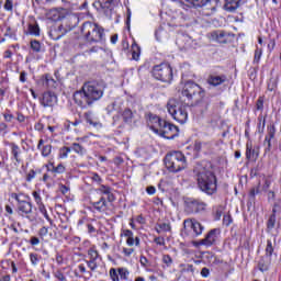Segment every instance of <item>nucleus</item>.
<instances>
[{
	"mask_svg": "<svg viewBox=\"0 0 281 281\" xmlns=\"http://www.w3.org/2000/svg\"><path fill=\"white\" fill-rule=\"evenodd\" d=\"M105 89L104 81H88L74 93V100L81 109H89V106H93V102L101 100Z\"/></svg>",
	"mask_w": 281,
	"mask_h": 281,
	"instance_id": "nucleus-1",
	"label": "nucleus"
},
{
	"mask_svg": "<svg viewBox=\"0 0 281 281\" xmlns=\"http://www.w3.org/2000/svg\"><path fill=\"white\" fill-rule=\"evenodd\" d=\"M193 175L201 192L209 195L215 194L217 190L216 175H214L212 167L207 165V162L203 161L196 164L193 169Z\"/></svg>",
	"mask_w": 281,
	"mask_h": 281,
	"instance_id": "nucleus-2",
	"label": "nucleus"
},
{
	"mask_svg": "<svg viewBox=\"0 0 281 281\" xmlns=\"http://www.w3.org/2000/svg\"><path fill=\"white\" fill-rule=\"evenodd\" d=\"M165 166L169 172H181L188 168V160L183 153L170 151L165 157Z\"/></svg>",
	"mask_w": 281,
	"mask_h": 281,
	"instance_id": "nucleus-3",
	"label": "nucleus"
},
{
	"mask_svg": "<svg viewBox=\"0 0 281 281\" xmlns=\"http://www.w3.org/2000/svg\"><path fill=\"white\" fill-rule=\"evenodd\" d=\"M81 34L87 43H102L104 41V29L93 22H85Z\"/></svg>",
	"mask_w": 281,
	"mask_h": 281,
	"instance_id": "nucleus-4",
	"label": "nucleus"
},
{
	"mask_svg": "<svg viewBox=\"0 0 281 281\" xmlns=\"http://www.w3.org/2000/svg\"><path fill=\"white\" fill-rule=\"evenodd\" d=\"M167 111L178 124H186V122H188V109L179 100L169 99L167 102Z\"/></svg>",
	"mask_w": 281,
	"mask_h": 281,
	"instance_id": "nucleus-5",
	"label": "nucleus"
},
{
	"mask_svg": "<svg viewBox=\"0 0 281 281\" xmlns=\"http://www.w3.org/2000/svg\"><path fill=\"white\" fill-rule=\"evenodd\" d=\"M182 95L187 98V100L201 102V100L205 98V90L194 81H188L182 89Z\"/></svg>",
	"mask_w": 281,
	"mask_h": 281,
	"instance_id": "nucleus-6",
	"label": "nucleus"
},
{
	"mask_svg": "<svg viewBox=\"0 0 281 281\" xmlns=\"http://www.w3.org/2000/svg\"><path fill=\"white\" fill-rule=\"evenodd\" d=\"M153 76L160 82H172V67L169 64L162 63L154 66Z\"/></svg>",
	"mask_w": 281,
	"mask_h": 281,
	"instance_id": "nucleus-7",
	"label": "nucleus"
},
{
	"mask_svg": "<svg viewBox=\"0 0 281 281\" xmlns=\"http://www.w3.org/2000/svg\"><path fill=\"white\" fill-rule=\"evenodd\" d=\"M156 135L165 137V139H175L179 135V127L165 121L158 132H156Z\"/></svg>",
	"mask_w": 281,
	"mask_h": 281,
	"instance_id": "nucleus-8",
	"label": "nucleus"
},
{
	"mask_svg": "<svg viewBox=\"0 0 281 281\" xmlns=\"http://www.w3.org/2000/svg\"><path fill=\"white\" fill-rule=\"evenodd\" d=\"M13 199H15V201L18 202V210L19 212H21V215L29 221H34V217H32V202L27 200H21L18 194H14Z\"/></svg>",
	"mask_w": 281,
	"mask_h": 281,
	"instance_id": "nucleus-9",
	"label": "nucleus"
},
{
	"mask_svg": "<svg viewBox=\"0 0 281 281\" xmlns=\"http://www.w3.org/2000/svg\"><path fill=\"white\" fill-rule=\"evenodd\" d=\"M205 207H207V204L201 200L188 199L186 201V211L188 214H201V212H205Z\"/></svg>",
	"mask_w": 281,
	"mask_h": 281,
	"instance_id": "nucleus-10",
	"label": "nucleus"
},
{
	"mask_svg": "<svg viewBox=\"0 0 281 281\" xmlns=\"http://www.w3.org/2000/svg\"><path fill=\"white\" fill-rule=\"evenodd\" d=\"M183 225L184 229L192 232V236H201V234H203V229H205V227L194 218L184 220Z\"/></svg>",
	"mask_w": 281,
	"mask_h": 281,
	"instance_id": "nucleus-11",
	"label": "nucleus"
},
{
	"mask_svg": "<svg viewBox=\"0 0 281 281\" xmlns=\"http://www.w3.org/2000/svg\"><path fill=\"white\" fill-rule=\"evenodd\" d=\"M90 205H92L93 210L99 212V214H109L112 203L106 200V196L101 195L99 201L90 202Z\"/></svg>",
	"mask_w": 281,
	"mask_h": 281,
	"instance_id": "nucleus-12",
	"label": "nucleus"
},
{
	"mask_svg": "<svg viewBox=\"0 0 281 281\" xmlns=\"http://www.w3.org/2000/svg\"><path fill=\"white\" fill-rule=\"evenodd\" d=\"M218 234L221 231L218 228L211 229L204 239H201L196 245H204V247H212V245H216V240H218Z\"/></svg>",
	"mask_w": 281,
	"mask_h": 281,
	"instance_id": "nucleus-13",
	"label": "nucleus"
},
{
	"mask_svg": "<svg viewBox=\"0 0 281 281\" xmlns=\"http://www.w3.org/2000/svg\"><path fill=\"white\" fill-rule=\"evenodd\" d=\"M94 8L104 12L105 16H111L113 8L115 5V0H98L93 3Z\"/></svg>",
	"mask_w": 281,
	"mask_h": 281,
	"instance_id": "nucleus-14",
	"label": "nucleus"
},
{
	"mask_svg": "<svg viewBox=\"0 0 281 281\" xmlns=\"http://www.w3.org/2000/svg\"><path fill=\"white\" fill-rule=\"evenodd\" d=\"M166 121L161 120V117H159L156 114L149 113L147 115V125L149 126V128H151L156 134L158 133L159 128H161V126L164 125Z\"/></svg>",
	"mask_w": 281,
	"mask_h": 281,
	"instance_id": "nucleus-15",
	"label": "nucleus"
},
{
	"mask_svg": "<svg viewBox=\"0 0 281 281\" xmlns=\"http://www.w3.org/2000/svg\"><path fill=\"white\" fill-rule=\"evenodd\" d=\"M209 38L210 41H212L213 43H227L229 41V33L225 32V31H213L209 34Z\"/></svg>",
	"mask_w": 281,
	"mask_h": 281,
	"instance_id": "nucleus-16",
	"label": "nucleus"
},
{
	"mask_svg": "<svg viewBox=\"0 0 281 281\" xmlns=\"http://www.w3.org/2000/svg\"><path fill=\"white\" fill-rule=\"evenodd\" d=\"M58 102V97L56 95V93L52 92V91H46L43 93L42 98H41V104L44 108H52L55 106V104Z\"/></svg>",
	"mask_w": 281,
	"mask_h": 281,
	"instance_id": "nucleus-17",
	"label": "nucleus"
},
{
	"mask_svg": "<svg viewBox=\"0 0 281 281\" xmlns=\"http://www.w3.org/2000/svg\"><path fill=\"white\" fill-rule=\"evenodd\" d=\"M56 79L50 74L42 76V85L47 89H56L58 87V72H55Z\"/></svg>",
	"mask_w": 281,
	"mask_h": 281,
	"instance_id": "nucleus-18",
	"label": "nucleus"
},
{
	"mask_svg": "<svg viewBox=\"0 0 281 281\" xmlns=\"http://www.w3.org/2000/svg\"><path fill=\"white\" fill-rule=\"evenodd\" d=\"M124 124L131 125L133 122H137V112L126 108L121 113Z\"/></svg>",
	"mask_w": 281,
	"mask_h": 281,
	"instance_id": "nucleus-19",
	"label": "nucleus"
},
{
	"mask_svg": "<svg viewBox=\"0 0 281 281\" xmlns=\"http://www.w3.org/2000/svg\"><path fill=\"white\" fill-rule=\"evenodd\" d=\"M97 192H99L101 196H105L108 203H113V201H115V194L111 192V189L108 186L102 184L99 189H97Z\"/></svg>",
	"mask_w": 281,
	"mask_h": 281,
	"instance_id": "nucleus-20",
	"label": "nucleus"
},
{
	"mask_svg": "<svg viewBox=\"0 0 281 281\" xmlns=\"http://www.w3.org/2000/svg\"><path fill=\"white\" fill-rule=\"evenodd\" d=\"M207 82L212 86V87H220V85H223L224 82H227V76L225 75H211L207 78Z\"/></svg>",
	"mask_w": 281,
	"mask_h": 281,
	"instance_id": "nucleus-21",
	"label": "nucleus"
},
{
	"mask_svg": "<svg viewBox=\"0 0 281 281\" xmlns=\"http://www.w3.org/2000/svg\"><path fill=\"white\" fill-rule=\"evenodd\" d=\"M246 159L251 161V159H258V150L254 148V144L251 142H247L246 144Z\"/></svg>",
	"mask_w": 281,
	"mask_h": 281,
	"instance_id": "nucleus-22",
	"label": "nucleus"
},
{
	"mask_svg": "<svg viewBox=\"0 0 281 281\" xmlns=\"http://www.w3.org/2000/svg\"><path fill=\"white\" fill-rule=\"evenodd\" d=\"M45 140L42 138L38 140L37 150H41L42 157H49L52 155V145H45Z\"/></svg>",
	"mask_w": 281,
	"mask_h": 281,
	"instance_id": "nucleus-23",
	"label": "nucleus"
},
{
	"mask_svg": "<svg viewBox=\"0 0 281 281\" xmlns=\"http://www.w3.org/2000/svg\"><path fill=\"white\" fill-rule=\"evenodd\" d=\"M240 5V0H226L224 9L226 12H236Z\"/></svg>",
	"mask_w": 281,
	"mask_h": 281,
	"instance_id": "nucleus-24",
	"label": "nucleus"
},
{
	"mask_svg": "<svg viewBox=\"0 0 281 281\" xmlns=\"http://www.w3.org/2000/svg\"><path fill=\"white\" fill-rule=\"evenodd\" d=\"M46 168L49 172H54L55 175H64V172L66 170L65 165L59 164L58 167H56V166H54V162H49L46 166Z\"/></svg>",
	"mask_w": 281,
	"mask_h": 281,
	"instance_id": "nucleus-25",
	"label": "nucleus"
},
{
	"mask_svg": "<svg viewBox=\"0 0 281 281\" xmlns=\"http://www.w3.org/2000/svg\"><path fill=\"white\" fill-rule=\"evenodd\" d=\"M10 147L11 155H13L14 160L16 161V164H21V158L19 157V155H21V147H19V145L14 143H10Z\"/></svg>",
	"mask_w": 281,
	"mask_h": 281,
	"instance_id": "nucleus-26",
	"label": "nucleus"
},
{
	"mask_svg": "<svg viewBox=\"0 0 281 281\" xmlns=\"http://www.w3.org/2000/svg\"><path fill=\"white\" fill-rule=\"evenodd\" d=\"M70 150H74V153L80 157H85V155H87V148L78 143H72Z\"/></svg>",
	"mask_w": 281,
	"mask_h": 281,
	"instance_id": "nucleus-27",
	"label": "nucleus"
},
{
	"mask_svg": "<svg viewBox=\"0 0 281 281\" xmlns=\"http://www.w3.org/2000/svg\"><path fill=\"white\" fill-rule=\"evenodd\" d=\"M269 265H270L269 257H261L258 262L259 270H261L262 272L269 271Z\"/></svg>",
	"mask_w": 281,
	"mask_h": 281,
	"instance_id": "nucleus-28",
	"label": "nucleus"
},
{
	"mask_svg": "<svg viewBox=\"0 0 281 281\" xmlns=\"http://www.w3.org/2000/svg\"><path fill=\"white\" fill-rule=\"evenodd\" d=\"M30 262L32 267H38V262L42 260V256L36 252L29 254Z\"/></svg>",
	"mask_w": 281,
	"mask_h": 281,
	"instance_id": "nucleus-29",
	"label": "nucleus"
},
{
	"mask_svg": "<svg viewBox=\"0 0 281 281\" xmlns=\"http://www.w3.org/2000/svg\"><path fill=\"white\" fill-rule=\"evenodd\" d=\"M86 121L88 124H90V126H93L94 128H102V123L93 120V117H91V113H86Z\"/></svg>",
	"mask_w": 281,
	"mask_h": 281,
	"instance_id": "nucleus-30",
	"label": "nucleus"
},
{
	"mask_svg": "<svg viewBox=\"0 0 281 281\" xmlns=\"http://www.w3.org/2000/svg\"><path fill=\"white\" fill-rule=\"evenodd\" d=\"M186 1L194 5V8H204V5L210 3V0H186Z\"/></svg>",
	"mask_w": 281,
	"mask_h": 281,
	"instance_id": "nucleus-31",
	"label": "nucleus"
},
{
	"mask_svg": "<svg viewBox=\"0 0 281 281\" xmlns=\"http://www.w3.org/2000/svg\"><path fill=\"white\" fill-rule=\"evenodd\" d=\"M38 211L41 212V214H43V216L46 218V221H48V223H50L52 225V217H49V214L47 213V209L45 207V204H37Z\"/></svg>",
	"mask_w": 281,
	"mask_h": 281,
	"instance_id": "nucleus-32",
	"label": "nucleus"
},
{
	"mask_svg": "<svg viewBox=\"0 0 281 281\" xmlns=\"http://www.w3.org/2000/svg\"><path fill=\"white\" fill-rule=\"evenodd\" d=\"M29 33L33 36H41V27H38V24H30Z\"/></svg>",
	"mask_w": 281,
	"mask_h": 281,
	"instance_id": "nucleus-33",
	"label": "nucleus"
},
{
	"mask_svg": "<svg viewBox=\"0 0 281 281\" xmlns=\"http://www.w3.org/2000/svg\"><path fill=\"white\" fill-rule=\"evenodd\" d=\"M273 137H276L274 132H269L268 136H266L263 144L267 150H271V140L273 139Z\"/></svg>",
	"mask_w": 281,
	"mask_h": 281,
	"instance_id": "nucleus-34",
	"label": "nucleus"
},
{
	"mask_svg": "<svg viewBox=\"0 0 281 281\" xmlns=\"http://www.w3.org/2000/svg\"><path fill=\"white\" fill-rule=\"evenodd\" d=\"M162 262L165 263V266H162V269H168L170 267H172V257H170V255H162V258H161Z\"/></svg>",
	"mask_w": 281,
	"mask_h": 281,
	"instance_id": "nucleus-35",
	"label": "nucleus"
},
{
	"mask_svg": "<svg viewBox=\"0 0 281 281\" xmlns=\"http://www.w3.org/2000/svg\"><path fill=\"white\" fill-rule=\"evenodd\" d=\"M69 153H71V147H61L59 149V158L67 159V157H69Z\"/></svg>",
	"mask_w": 281,
	"mask_h": 281,
	"instance_id": "nucleus-36",
	"label": "nucleus"
},
{
	"mask_svg": "<svg viewBox=\"0 0 281 281\" xmlns=\"http://www.w3.org/2000/svg\"><path fill=\"white\" fill-rule=\"evenodd\" d=\"M117 273H119L121 280H128V276L131 272H128V269H126V268H119Z\"/></svg>",
	"mask_w": 281,
	"mask_h": 281,
	"instance_id": "nucleus-37",
	"label": "nucleus"
},
{
	"mask_svg": "<svg viewBox=\"0 0 281 281\" xmlns=\"http://www.w3.org/2000/svg\"><path fill=\"white\" fill-rule=\"evenodd\" d=\"M260 192H261L260 182H258V184L256 187H252L250 189V192H249L250 199H256V194H260Z\"/></svg>",
	"mask_w": 281,
	"mask_h": 281,
	"instance_id": "nucleus-38",
	"label": "nucleus"
},
{
	"mask_svg": "<svg viewBox=\"0 0 281 281\" xmlns=\"http://www.w3.org/2000/svg\"><path fill=\"white\" fill-rule=\"evenodd\" d=\"M132 56L134 60H139V46L137 44L132 45Z\"/></svg>",
	"mask_w": 281,
	"mask_h": 281,
	"instance_id": "nucleus-39",
	"label": "nucleus"
},
{
	"mask_svg": "<svg viewBox=\"0 0 281 281\" xmlns=\"http://www.w3.org/2000/svg\"><path fill=\"white\" fill-rule=\"evenodd\" d=\"M31 49H33L36 54H38L42 49L41 42L36 40L31 41Z\"/></svg>",
	"mask_w": 281,
	"mask_h": 281,
	"instance_id": "nucleus-40",
	"label": "nucleus"
},
{
	"mask_svg": "<svg viewBox=\"0 0 281 281\" xmlns=\"http://www.w3.org/2000/svg\"><path fill=\"white\" fill-rule=\"evenodd\" d=\"M266 256H273V243L271 241V239L267 240V246H266Z\"/></svg>",
	"mask_w": 281,
	"mask_h": 281,
	"instance_id": "nucleus-41",
	"label": "nucleus"
},
{
	"mask_svg": "<svg viewBox=\"0 0 281 281\" xmlns=\"http://www.w3.org/2000/svg\"><path fill=\"white\" fill-rule=\"evenodd\" d=\"M110 278L112 281H120V272L115 268L110 269Z\"/></svg>",
	"mask_w": 281,
	"mask_h": 281,
	"instance_id": "nucleus-42",
	"label": "nucleus"
},
{
	"mask_svg": "<svg viewBox=\"0 0 281 281\" xmlns=\"http://www.w3.org/2000/svg\"><path fill=\"white\" fill-rule=\"evenodd\" d=\"M86 263L88 265V269H90V271H95V269H98V262L95 259L87 260Z\"/></svg>",
	"mask_w": 281,
	"mask_h": 281,
	"instance_id": "nucleus-43",
	"label": "nucleus"
},
{
	"mask_svg": "<svg viewBox=\"0 0 281 281\" xmlns=\"http://www.w3.org/2000/svg\"><path fill=\"white\" fill-rule=\"evenodd\" d=\"M88 256H89L90 260H98V257H99L100 255L98 254V250H95V249H93V248H90V249L88 250Z\"/></svg>",
	"mask_w": 281,
	"mask_h": 281,
	"instance_id": "nucleus-44",
	"label": "nucleus"
},
{
	"mask_svg": "<svg viewBox=\"0 0 281 281\" xmlns=\"http://www.w3.org/2000/svg\"><path fill=\"white\" fill-rule=\"evenodd\" d=\"M32 194H33L36 205L43 204V199L41 198V193L38 191H33Z\"/></svg>",
	"mask_w": 281,
	"mask_h": 281,
	"instance_id": "nucleus-45",
	"label": "nucleus"
},
{
	"mask_svg": "<svg viewBox=\"0 0 281 281\" xmlns=\"http://www.w3.org/2000/svg\"><path fill=\"white\" fill-rule=\"evenodd\" d=\"M4 36L9 38H16V32L13 31L12 27L8 26Z\"/></svg>",
	"mask_w": 281,
	"mask_h": 281,
	"instance_id": "nucleus-46",
	"label": "nucleus"
},
{
	"mask_svg": "<svg viewBox=\"0 0 281 281\" xmlns=\"http://www.w3.org/2000/svg\"><path fill=\"white\" fill-rule=\"evenodd\" d=\"M257 111H262L265 109V99L259 97L256 103Z\"/></svg>",
	"mask_w": 281,
	"mask_h": 281,
	"instance_id": "nucleus-47",
	"label": "nucleus"
},
{
	"mask_svg": "<svg viewBox=\"0 0 281 281\" xmlns=\"http://www.w3.org/2000/svg\"><path fill=\"white\" fill-rule=\"evenodd\" d=\"M276 227V215H270L268 220V229H273Z\"/></svg>",
	"mask_w": 281,
	"mask_h": 281,
	"instance_id": "nucleus-48",
	"label": "nucleus"
},
{
	"mask_svg": "<svg viewBox=\"0 0 281 281\" xmlns=\"http://www.w3.org/2000/svg\"><path fill=\"white\" fill-rule=\"evenodd\" d=\"M3 8H4V10H7V12H12V10L14 8L12 0H5Z\"/></svg>",
	"mask_w": 281,
	"mask_h": 281,
	"instance_id": "nucleus-49",
	"label": "nucleus"
},
{
	"mask_svg": "<svg viewBox=\"0 0 281 281\" xmlns=\"http://www.w3.org/2000/svg\"><path fill=\"white\" fill-rule=\"evenodd\" d=\"M134 252H135L134 248H126V247L122 248V254H124V256H126L127 258L133 256Z\"/></svg>",
	"mask_w": 281,
	"mask_h": 281,
	"instance_id": "nucleus-50",
	"label": "nucleus"
},
{
	"mask_svg": "<svg viewBox=\"0 0 281 281\" xmlns=\"http://www.w3.org/2000/svg\"><path fill=\"white\" fill-rule=\"evenodd\" d=\"M261 56H262V49L257 48V49L255 50L254 63H260Z\"/></svg>",
	"mask_w": 281,
	"mask_h": 281,
	"instance_id": "nucleus-51",
	"label": "nucleus"
},
{
	"mask_svg": "<svg viewBox=\"0 0 281 281\" xmlns=\"http://www.w3.org/2000/svg\"><path fill=\"white\" fill-rule=\"evenodd\" d=\"M222 216H223V206H218L215 210V221H221Z\"/></svg>",
	"mask_w": 281,
	"mask_h": 281,
	"instance_id": "nucleus-52",
	"label": "nucleus"
},
{
	"mask_svg": "<svg viewBox=\"0 0 281 281\" xmlns=\"http://www.w3.org/2000/svg\"><path fill=\"white\" fill-rule=\"evenodd\" d=\"M54 277H55L57 280H59V281H67V278H66L65 274H63V272H60V271H56V272L54 273Z\"/></svg>",
	"mask_w": 281,
	"mask_h": 281,
	"instance_id": "nucleus-53",
	"label": "nucleus"
},
{
	"mask_svg": "<svg viewBox=\"0 0 281 281\" xmlns=\"http://www.w3.org/2000/svg\"><path fill=\"white\" fill-rule=\"evenodd\" d=\"M223 224L226 225V227H229V225H232V215H224Z\"/></svg>",
	"mask_w": 281,
	"mask_h": 281,
	"instance_id": "nucleus-54",
	"label": "nucleus"
},
{
	"mask_svg": "<svg viewBox=\"0 0 281 281\" xmlns=\"http://www.w3.org/2000/svg\"><path fill=\"white\" fill-rule=\"evenodd\" d=\"M160 232H170V224L162 223L158 225Z\"/></svg>",
	"mask_w": 281,
	"mask_h": 281,
	"instance_id": "nucleus-55",
	"label": "nucleus"
},
{
	"mask_svg": "<svg viewBox=\"0 0 281 281\" xmlns=\"http://www.w3.org/2000/svg\"><path fill=\"white\" fill-rule=\"evenodd\" d=\"M36 177V171H34V169L30 170V172L26 176V181H32V179H35Z\"/></svg>",
	"mask_w": 281,
	"mask_h": 281,
	"instance_id": "nucleus-56",
	"label": "nucleus"
},
{
	"mask_svg": "<svg viewBox=\"0 0 281 281\" xmlns=\"http://www.w3.org/2000/svg\"><path fill=\"white\" fill-rule=\"evenodd\" d=\"M91 179H92V181H94L95 183H102V178H101L100 175H98V173H92V175H91Z\"/></svg>",
	"mask_w": 281,
	"mask_h": 281,
	"instance_id": "nucleus-57",
	"label": "nucleus"
},
{
	"mask_svg": "<svg viewBox=\"0 0 281 281\" xmlns=\"http://www.w3.org/2000/svg\"><path fill=\"white\" fill-rule=\"evenodd\" d=\"M139 262L142 267L146 269V267L148 266V258H146L145 256H140Z\"/></svg>",
	"mask_w": 281,
	"mask_h": 281,
	"instance_id": "nucleus-58",
	"label": "nucleus"
},
{
	"mask_svg": "<svg viewBox=\"0 0 281 281\" xmlns=\"http://www.w3.org/2000/svg\"><path fill=\"white\" fill-rule=\"evenodd\" d=\"M123 236H125V238H133V236H134L133 231L124 229L123 231Z\"/></svg>",
	"mask_w": 281,
	"mask_h": 281,
	"instance_id": "nucleus-59",
	"label": "nucleus"
},
{
	"mask_svg": "<svg viewBox=\"0 0 281 281\" xmlns=\"http://www.w3.org/2000/svg\"><path fill=\"white\" fill-rule=\"evenodd\" d=\"M146 192H147V194L153 195L157 192V189L154 186H149L146 188Z\"/></svg>",
	"mask_w": 281,
	"mask_h": 281,
	"instance_id": "nucleus-60",
	"label": "nucleus"
},
{
	"mask_svg": "<svg viewBox=\"0 0 281 281\" xmlns=\"http://www.w3.org/2000/svg\"><path fill=\"white\" fill-rule=\"evenodd\" d=\"M47 234H49V228L43 226V227L40 229V236H47Z\"/></svg>",
	"mask_w": 281,
	"mask_h": 281,
	"instance_id": "nucleus-61",
	"label": "nucleus"
},
{
	"mask_svg": "<svg viewBox=\"0 0 281 281\" xmlns=\"http://www.w3.org/2000/svg\"><path fill=\"white\" fill-rule=\"evenodd\" d=\"M201 276H202V278H209L210 277V269L203 268L201 270Z\"/></svg>",
	"mask_w": 281,
	"mask_h": 281,
	"instance_id": "nucleus-62",
	"label": "nucleus"
},
{
	"mask_svg": "<svg viewBox=\"0 0 281 281\" xmlns=\"http://www.w3.org/2000/svg\"><path fill=\"white\" fill-rule=\"evenodd\" d=\"M30 243L31 245L36 246V245H40L41 239H38V237H31Z\"/></svg>",
	"mask_w": 281,
	"mask_h": 281,
	"instance_id": "nucleus-63",
	"label": "nucleus"
},
{
	"mask_svg": "<svg viewBox=\"0 0 281 281\" xmlns=\"http://www.w3.org/2000/svg\"><path fill=\"white\" fill-rule=\"evenodd\" d=\"M87 227H88V233L90 234H95V232H98V229H95V227L91 224H88Z\"/></svg>",
	"mask_w": 281,
	"mask_h": 281,
	"instance_id": "nucleus-64",
	"label": "nucleus"
}]
</instances>
